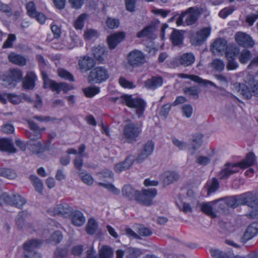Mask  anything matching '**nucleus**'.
Segmentation results:
<instances>
[{
  "label": "nucleus",
  "instance_id": "obj_1",
  "mask_svg": "<svg viewBox=\"0 0 258 258\" xmlns=\"http://www.w3.org/2000/svg\"><path fill=\"white\" fill-rule=\"evenodd\" d=\"M226 205L232 208H235L240 205H247L251 208L249 216L251 219L258 217V198L253 196L251 192L230 196L222 198Z\"/></svg>",
  "mask_w": 258,
  "mask_h": 258
},
{
  "label": "nucleus",
  "instance_id": "obj_2",
  "mask_svg": "<svg viewBox=\"0 0 258 258\" xmlns=\"http://www.w3.org/2000/svg\"><path fill=\"white\" fill-rule=\"evenodd\" d=\"M142 132V126L138 123L130 122L126 124L123 130V137L129 143L137 141V138Z\"/></svg>",
  "mask_w": 258,
  "mask_h": 258
},
{
  "label": "nucleus",
  "instance_id": "obj_3",
  "mask_svg": "<svg viewBox=\"0 0 258 258\" xmlns=\"http://www.w3.org/2000/svg\"><path fill=\"white\" fill-rule=\"evenodd\" d=\"M127 62L132 68L141 67L147 62L146 54L141 50L134 49L127 54Z\"/></svg>",
  "mask_w": 258,
  "mask_h": 258
},
{
  "label": "nucleus",
  "instance_id": "obj_4",
  "mask_svg": "<svg viewBox=\"0 0 258 258\" xmlns=\"http://www.w3.org/2000/svg\"><path fill=\"white\" fill-rule=\"evenodd\" d=\"M43 80V87L44 88H49L52 91H56L59 94L61 91L64 93L71 90L72 88L66 83H57L56 82L49 79L47 74L44 72L42 73Z\"/></svg>",
  "mask_w": 258,
  "mask_h": 258
},
{
  "label": "nucleus",
  "instance_id": "obj_5",
  "mask_svg": "<svg viewBox=\"0 0 258 258\" xmlns=\"http://www.w3.org/2000/svg\"><path fill=\"white\" fill-rule=\"evenodd\" d=\"M109 77L107 70L103 67H97L90 72L88 81L90 83H101Z\"/></svg>",
  "mask_w": 258,
  "mask_h": 258
},
{
  "label": "nucleus",
  "instance_id": "obj_6",
  "mask_svg": "<svg viewBox=\"0 0 258 258\" xmlns=\"http://www.w3.org/2000/svg\"><path fill=\"white\" fill-rule=\"evenodd\" d=\"M26 202V200L18 194L10 195L7 193H4L0 197L1 204L6 203L20 209L22 208Z\"/></svg>",
  "mask_w": 258,
  "mask_h": 258
},
{
  "label": "nucleus",
  "instance_id": "obj_7",
  "mask_svg": "<svg viewBox=\"0 0 258 258\" xmlns=\"http://www.w3.org/2000/svg\"><path fill=\"white\" fill-rule=\"evenodd\" d=\"M125 101V105L130 108H134L136 109V113L139 117H140L144 112L146 102L142 99L139 98H133L132 95H127L122 99Z\"/></svg>",
  "mask_w": 258,
  "mask_h": 258
},
{
  "label": "nucleus",
  "instance_id": "obj_8",
  "mask_svg": "<svg viewBox=\"0 0 258 258\" xmlns=\"http://www.w3.org/2000/svg\"><path fill=\"white\" fill-rule=\"evenodd\" d=\"M157 194V191L155 188L144 189L142 192L139 191L136 197V201L143 205L150 206Z\"/></svg>",
  "mask_w": 258,
  "mask_h": 258
},
{
  "label": "nucleus",
  "instance_id": "obj_9",
  "mask_svg": "<svg viewBox=\"0 0 258 258\" xmlns=\"http://www.w3.org/2000/svg\"><path fill=\"white\" fill-rule=\"evenodd\" d=\"M27 122L31 132H26V136L31 140L36 141L41 138L42 133L45 130V127L40 128L32 120L28 119Z\"/></svg>",
  "mask_w": 258,
  "mask_h": 258
},
{
  "label": "nucleus",
  "instance_id": "obj_10",
  "mask_svg": "<svg viewBox=\"0 0 258 258\" xmlns=\"http://www.w3.org/2000/svg\"><path fill=\"white\" fill-rule=\"evenodd\" d=\"M239 164L236 163H226L218 174V176L221 180L226 179L231 175L239 171Z\"/></svg>",
  "mask_w": 258,
  "mask_h": 258
},
{
  "label": "nucleus",
  "instance_id": "obj_11",
  "mask_svg": "<svg viewBox=\"0 0 258 258\" xmlns=\"http://www.w3.org/2000/svg\"><path fill=\"white\" fill-rule=\"evenodd\" d=\"M239 164L236 163H226L218 174V176L221 180L226 179L231 175L239 171Z\"/></svg>",
  "mask_w": 258,
  "mask_h": 258
},
{
  "label": "nucleus",
  "instance_id": "obj_12",
  "mask_svg": "<svg viewBox=\"0 0 258 258\" xmlns=\"http://www.w3.org/2000/svg\"><path fill=\"white\" fill-rule=\"evenodd\" d=\"M202 9L197 7H190L186 11L183 12L185 13V22L188 25L194 24L199 19L202 13Z\"/></svg>",
  "mask_w": 258,
  "mask_h": 258
},
{
  "label": "nucleus",
  "instance_id": "obj_13",
  "mask_svg": "<svg viewBox=\"0 0 258 258\" xmlns=\"http://www.w3.org/2000/svg\"><path fill=\"white\" fill-rule=\"evenodd\" d=\"M236 42L243 47H252L254 45V41L247 34L238 32L235 35Z\"/></svg>",
  "mask_w": 258,
  "mask_h": 258
},
{
  "label": "nucleus",
  "instance_id": "obj_14",
  "mask_svg": "<svg viewBox=\"0 0 258 258\" xmlns=\"http://www.w3.org/2000/svg\"><path fill=\"white\" fill-rule=\"evenodd\" d=\"M23 77L22 72L18 69H10L8 74L5 76L3 80L8 82L9 85L15 86V83L20 81Z\"/></svg>",
  "mask_w": 258,
  "mask_h": 258
},
{
  "label": "nucleus",
  "instance_id": "obj_15",
  "mask_svg": "<svg viewBox=\"0 0 258 258\" xmlns=\"http://www.w3.org/2000/svg\"><path fill=\"white\" fill-rule=\"evenodd\" d=\"M195 61V56L191 52L185 53L173 59L174 63H178L184 67L191 66Z\"/></svg>",
  "mask_w": 258,
  "mask_h": 258
},
{
  "label": "nucleus",
  "instance_id": "obj_16",
  "mask_svg": "<svg viewBox=\"0 0 258 258\" xmlns=\"http://www.w3.org/2000/svg\"><path fill=\"white\" fill-rule=\"evenodd\" d=\"M125 36L124 32H119L108 36L107 41L109 49H114L124 39Z\"/></svg>",
  "mask_w": 258,
  "mask_h": 258
},
{
  "label": "nucleus",
  "instance_id": "obj_17",
  "mask_svg": "<svg viewBox=\"0 0 258 258\" xmlns=\"http://www.w3.org/2000/svg\"><path fill=\"white\" fill-rule=\"evenodd\" d=\"M78 64L80 71L85 73L93 68L95 66L96 62L93 58L86 55L79 59Z\"/></svg>",
  "mask_w": 258,
  "mask_h": 258
},
{
  "label": "nucleus",
  "instance_id": "obj_18",
  "mask_svg": "<svg viewBox=\"0 0 258 258\" xmlns=\"http://www.w3.org/2000/svg\"><path fill=\"white\" fill-rule=\"evenodd\" d=\"M222 199H219L212 202L202 203L201 205L202 211L212 218L216 217V214L215 212V205L217 203L220 202Z\"/></svg>",
  "mask_w": 258,
  "mask_h": 258
},
{
  "label": "nucleus",
  "instance_id": "obj_19",
  "mask_svg": "<svg viewBox=\"0 0 258 258\" xmlns=\"http://www.w3.org/2000/svg\"><path fill=\"white\" fill-rule=\"evenodd\" d=\"M37 79V76L34 72L32 71L28 72L23 80V88L25 90L33 89Z\"/></svg>",
  "mask_w": 258,
  "mask_h": 258
},
{
  "label": "nucleus",
  "instance_id": "obj_20",
  "mask_svg": "<svg viewBox=\"0 0 258 258\" xmlns=\"http://www.w3.org/2000/svg\"><path fill=\"white\" fill-rule=\"evenodd\" d=\"M239 50L236 48L228 50L226 52V57L228 60L227 68L228 70H234L238 67V63L235 60V57L238 54Z\"/></svg>",
  "mask_w": 258,
  "mask_h": 258
},
{
  "label": "nucleus",
  "instance_id": "obj_21",
  "mask_svg": "<svg viewBox=\"0 0 258 258\" xmlns=\"http://www.w3.org/2000/svg\"><path fill=\"white\" fill-rule=\"evenodd\" d=\"M180 175L177 172L168 171L161 175V180L164 185H168L177 181Z\"/></svg>",
  "mask_w": 258,
  "mask_h": 258
},
{
  "label": "nucleus",
  "instance_id": "obj_22",
  "mask_svg": "<svg viewBox=\"0 0 258 258\" xmlns=\"http://www.w3.org/2000/svg\"><path fill=\"white\" fill-rule=\"evenodd\" d=\"M72 213V209L66 203L57 205L53 210V214L65 217H69Z\"/></svg>",
  "mask_w": 258,
  "mask_h": 258
},
{
  "label": "nucleus",
  "instance_id": "obj_23",
  "mask_svg": "<svg viewBox=\"0 0 258 258\" xmlns=\"http://www.w3.org/2000/svg\"><path fill=\"white\" fill-rule=\"evenodd\" d=\"M258 233V222H253L248 226L245 232L241 241L246 242Z\"/></svg>",
  "mask_w": 258,
  "mask_h": 258
},
{
  "label": "nucleus",
  "instance_id": "obj_24",
  "mask_svg": "<svg viewBox=\"0 0 258 258\" xmlns=\"http://www.w3.org/2000/svg\"><path fill=\"white\" fill-rule=\"evenodd\" d=\"M163 79L160 76L152 77L147 79L144 83L145 86L148 89L155 90L162 85Z\"/></svg>",
  "mask_w": 258,
  "mask_h": 258
},
{
  "label": "nucleus",
  "instance_id": "obj_25",
  "mask_svg": "<svg viewBox=\"0 0 258 258\" xmlns=\"http://www.w3.org/2000/svg\"><path fill=\"white\" fill-rule=\"evenodd\" d=\"M203 136L201 134H198L192 136L190 140V147L188 148V152L191 154H194L195 151L198 149L202 143Z\"/></svg>",
  "mask_w": 258,
  "mask_h": 258
},
{
  "label": "nucleus",
  "instance_id": "obj_26",
  "mask_svg": "<svg viewBox=\"0 0 258 258\" xmlns=\"http://www.w3.org/2000/svg\"><path fill=\"white\" fill-rule=\"evenodd\" d=\"M92 51L94 57L100 62L104 61L107 54V51L105 47L100 45L93 47Z\"/></svg>",
  "mask_w": 258,
  "mask_h": 258
},
{
  "label": "nucleus",
  "instance_id": "obj_27",
  "mask_svg": "<svg viewBox=\"0 0 258 258\" xmlns=\"http://www.w3.org/2000/svg\"><path fill=\"white\" fill-rule=\"evenodd\" d=\"M0 151L14 153L16 152V149L15 148L11 140L8 139H1Z\"/></svg>",
  "mask_w": 258,
  "mask_h": 258
},
{
  "label": "nucleus",
  "instance_id": "obj_28",
  "mask_svg": "<svg viewBox=\"0 0 258 258\" xmlns=\"http://www.w3.org/2000/svg\"><path fill=\"white\" fill-rule=\"evenodd\" d=\"M211 32L210 28H203L199 31L195 38L196 44L200 45L202 44L207 37L209 36Z\"/></svg>",
  "mask_w": 258,
  "mask_h": 258
},
{
  "label": "nucleus",
  "instance_id": "obj_29",
  "mask_svg": "<svg viewBox=\"0 0 258 258\" xmlns=\"http://www.w3.org/2000/svg\"><path fill=\"white\" fill-rule=\"evenodd\" d=\"M237 91L241 94L244 99H249L252 96V90L250 91L246 85L244 84L236 83L234 84Z\"/></svg>",
  "mask_w": 258,
  "mask_h": 258
},
{
  "label": "nucleus",
  "instance_id": "obj_30",
  "mask_svg": "<svg viewBox=\"0 0 258 258\" xmlns=\"http://www.w3.org/2000/svg\"><path fill=\"white\" fill-rule=\"evenodd\" d=\"M133 164V159L130 156L126 158L124 161L116 164L114 167V170L118 173L129 169Z\"/></svg>",
  "mask_w": 258,
  "mask_h": 258
},
{
  "label": "nucleus",
  "instance_id": "obj_31",
  "mask_svg": "<svg viewBox=\"0 0 258 258\" xmlns=\"http://www.w3.org/2000/svg\"><path fill=\"white\" fill-rule=\"evenodd\" d=\"M183 38V33L178 30L174 29L170 35V40L174 46H179L182 45Z\"/></svg>",
  "mask_w": 258,
  "mask_h": 258
},
{
  "label": "nucleus",
  "instance_id": "obj_32",
  "mask_svg": "<svg viewBox=\"0 0 258 258\" xmlns=\"http://www.w3.org/2000/svg\"><path fill=\"white\" fill-rule=\"evenodd\" d=\"M30 217V215L26 211L20 212L16 218V224L20 229L23 228L26 220Z\"/></svg>",
  "mask_w": 258,
  "mask_h": 258
},
{
  "label": "nucleus",
  "instance_id": "obj_33",
  "mask_svg": "<svg viewBox=\"0 0 258 258\" xmlns=\"http://www.w3.org/2000/svg\"><path fill=\"white\" fill-rule=\"evenodd\" d=\"M227 41L223 38H218L216 39L212 44V49L213 51L218 52H224L227 50Z\"/></svg>",
  "mask_w": 258,
  "mask_h": 258
},
{
  "label": "nucleus",
  "instance_id": "obj_34",
  "mask_svg": "<svg viewBox=\"0 0 258 258\" xmlns=\"http://www.w3.org/2000/svg\"><path fill=\"white\" fill-rule=\"evenodd\" d=\"M41 244V241L36 239H31L27 241L24 244V253L35 252L34 249L40 245Z\"/></svg>",
  "mask_w": 258,
  "mask_h": 258
},
{
  "label": "nucleus",
  "instance_id": "obj_35",
  "mask_svg": "<svg viewBox=\"0 0 258 258\" xmlns=\"http://www.w3.org/2000/svg\"><path fill=\"white\" fill-rule=\"evenodd\" d=\"M139 191L135 190L129 185H124L122 189V194L124 197L129 200L135 199L138 194Z\"/></svg>",
  "mask_w": 258,
  "mask_h": 258
},
{
  "label": "nucleus",
  "instance_id": "obj_36",
  "mask_svg": "<svg viewBox=\"0 0 258 258\" xmlns=\"http://www.w3.org/2000/svg\"><path fill=\"white\" fill-rule=\"evenodd\" d=\"M99 258H112L113 256V250L109 245H102L99 249Z\"/></svg>",
  "mask_w": 258,
  "mask_h": 258
},
{
  "label": "nucleus",
  "instance_id": "obj_37",
  "mask_svg": "<svg viewBox=\"0 0 258 258\" xmlns=\"http://www.w3.org/2000/svg\"><path fill=\"white\" fill-rule=\"evenodd\" d=\"M72 221L74 225L77 226H81L84 224L85 222V218L82 212L79 211H76L72 213Z\"/></svg>",
  "mask_w": 258,
  "mask_h": 258
},
{
  "label": "nucleus",
  "instance_id": "obj_38",
  "mask_svg": "<svg viewBox=\"0 0 258 258\" xmlns=\"http://www.w3.org/2000/svg\"><path fill=\"white\" fill-rule=\"evenodd\" d=\"M255 156L253 153H248L245 160L237 163L239 164V167L241 168H245L253 165L255 161Z\"/></svg>",
  "mask_w": 258,
  "mask_h": 258
},
{
  "label": "nucleus",
  "instance_id": "obj_39",
  "mask_svg": "<svg viewBox=\"0 0 258 258\" xmlns=\"http://www.w3.org/2000/svg\"><path fill=\"white\" fill-rule=\"evenodd\" d=\"M8 58L10 62L20 66H24L26 63L25 58L15 53H11L9 54Z\"/></svg>",
  "mask_w": 258,
  "mask_h": 258
},
{
  "label": "nucleus",
  "instance_id": "obj_40",
  "mask_svg": "<svg viewBox=\"0 0 258 258\" xmlns=\"http://www.w3.org/2000/svg\"><path fill=\"white\" fill-rule=\"evenodd\" d=\"M29 179L31 180L35 190L40 194L43 191V185L41 180L36 175H31L29 176Z\"/></svg>",
  "mask_w": 258,
  "mask_h": 258
},
{
  "label": "nucleus",
  "instance_id": "obj_41",
  "mask_svg": "<svg viewBox=\"0 0 258 258\" xmlns=\"http://www.w3.org/2000/svg\"><path fill=\"white\" fill-rule=\"evenodd\" d=\"M206 186L208 190V195L215 192L219 187V183L216 178H213L211 180L207 182Z\"/></svg>",
  "mask_w": 258,
  "mask_h": 258
},
{
  "label": "nucleus",
  "instance_id": "obj_42",
  "mask_svg": "<svg viewBox=\"0 0 258 258\" xmlns=\"http://www.w3.org/2000/svg\"><path fill=\"white\" fill-rule=\"evenodd\" d=\"M184 93L186 95L192 96L193 98L197 99L201 91L200 88L197 86L185 87L184 89Z\"/></svg>",
  "mask_w": 258,
  "mask_h": 258
},
{
  "label": "nucleus",
  "instance_id": "obj_43",
  "mask_svg": "<svg viewBox=\"0 0 258 258\" xmlns=\"http://www.w3.org/2000/svg\"><path fill=\"white\" fill-rule=\"evenodd\" d=\"M142 253L139 248L128 247L125 249V257L126 258H137Z\"/></svg>",
  "mask_w": 258,
  "mask_h": 258
},
{
  "label": "nucleus",
  "instance_id": "obj_44",
  "mask_svg": "<svg viewBox=\"0 0 258 258\" xmlns=\"http://www.w3.org/2000/svg\"><path fill=\"white\" fill-rule=\"evenodd\" d=\"M0 176L10 179H13L17 177V173L12 169L0 168Z\"/></svg>",
  "mask_w": 258,
  "mask_h": 258
},
{
  "label": "nucleus",
  "instance_id": "obj_45",
  "mask_svg": "<svg viewBox=\"0 0 258 258\" xmlns=\"http://www.w3.org/2000/svg\"><path fill=\"white\" fill-rule=\"evenodd\" d=\"M98 228V224L93 219L89 220L86 227V230L88 234L90 235L94 234Z\"/></svg>",
  "mask_w": 258,
  "mask_h": 258
},
{
  "label": "nucleus",
  "instance_id": "obj_46",
  "mask_svg": "<svg viewBox=\"0 0 258 258\" xmlns=\"http://www.w3.org/2000/svg\"><path fill=\"white\" fill-rule=\"evenodd\" d=\"M154 30V26L149 25L146 26L142 31L137 34L138 38H142L144 37H150Z\"/></svg>",
  "mask_w": 258,
  "mask_h": 258
},
{
  "label": "nucleus",
  "instance_id": "obj_47",
  "mask_svg": "<svg viewBox=\"0 0 258 258\" xmlns=\"http://www.w3.org/2000/svg\"><path fill=\"white\" fill-rule=\"evenodd\" d=\"M85 96L87 97H92L100 92L99 88L96 86H90L83 89Z\"/></svg>",
  "mask_w": 258,
  "mask_h": 258
},
{
  "label": "nucleus",
  "instance_id": "obj_48",
  "mask_svg": "<svg viewBox=\"0 0 258 258\" xmlns=\"http://www.w3.org/2000/svg\"><path fill=\"white\" fill-rule=\"evenodd\" d=\"M252 57L251 53L247 49L243 50L239 56V60L241 63H246Z\"/></svg>",
  "mask_w": 258,
  "mask_h": 258
},
{
  "label": "nucleus",
  "instance_id": "obj_49",
  "mask_svg": "<svg viewBox=\"0 0 258 258\" xmlns=\"http://www.w3.org/2000/svg\"><path fill=\"white\" fill-rule=\"evenodd\" d=\"M87 17V15L86 14H83L80 15L74 22V27L77 30L82 29Z\"/></svg>",
  "mask_w": 258,
  "mask_h": 258
},
{
  "label": "nucleus",
  "instance_id": "obj_50",
  "mask_svg": "<svg viewBox=\"0 0 258 258\" xmlns=\"http://www.w3.org/2000/svg\"><path fill=\"white\" fill-rule=\"evenodd\" d=\"M79 176L84 183L89 185H91L93 183V178L89 173L81 172L79 173Z\"/></svg>",
  "mask_w": 258,
  "mask_h": 258
},
{
  "label": "nucleus",
  "instance_id": "obj_51",
  "mask_svg": "<svg viewBox=\"0 0 258 258\" xmlns=\"http://www.w3.org/2000/svg\"><path fill=\"white\" fill-rule=\"evenodd\" d=\"M235 10L236 8L233 6L226 7L219 12V16L221 18L225 19L228 16L231 14Z\"/></svg>",
  "mask_w": 258,
  "mask_h": 258
},
{
  "label": "nucleus",
  "instance_id": "obj_52",
  "mask_svg": "<svg viewBox=\"0 0 258 258\" xmlns=\"http://www.w3.org/2000/svg\"><path fill=\"white\" fill-rule=\"evenodd\" d=\"M209 251L213 258H228V255L226 253L217 249L211 248Z\"/></svg>",
  "mask_w": 258,
  "mask_h": 258
},
{
  "label": "nucleus",
  "instance_id": "obj_53",
  "mask_svg": "<svg viewBox=\"0 0 258 258\" xmlns=\"http://www.w3.org/2000/svg\"><path fill=\"white\" fill-rule=\"evenodd\" d=\"M26 9L27 11L28 15L31 17H34L36 16V14L38 13L36 11V6L33 2H29L26 5Z\"/></svg>",
  "mask_w": 258,
  "mask_h": 258
},
{
  "label": "nucleus",
  "instance_id": "obj_54",
  "mask_svg": "<svg viewBox=\"0 0 258 258\" xmlns=\"http://www.w3.org/2000/svg\"><path fill=\"white\" fill-rule=\"evenodd\" d=\"M212 67L216 71L221 72L224 69L225 63L219 59H215L212 62Z\"/></svg>",
  "mask_w": 258,
  "mask_h": 258
},
{
  "label": "nucleus",
  "instance_id": "obj_55",
  "mask_svg": "<svg viewBox=\"0 0 258 258\" xmlns=\"http://www.w3.org/2000/svg\"><path fill=\"white\" fill-rule=\"evenodd\" d=\"M58 75L60 77L64 78V79L70 81H74V78L72 74L65 70L58 69Z\"/></svg>",
  "mask_w": 258,
  "mask_h": 258
},
{
  "label": "nucleus",
  "instance_id": "obj_56",
  "mask_svg": "<svg viewBox=\"0 0 258 258\" xmlns=\"http://www.w3.org/2000/svg\"><path fill=\"white\" fill-rule=\"evenodd\" d=\"M192 79L194 80V81H195V82H197L199 84H202L205 86L209 84V85H210L211 86L214 87L215 88H218V87L217 86V85L213 82H212L210 81L203 80V79L199 77V76H193Z\"/></svg>",
  "mask_w": 258,
  "mask_h": 258
},
{
  "label": "nucleus",
  "instance_id": "obj_57",
  "mask_svg": "<svg viewBox=\"0 0 258 258\" xmlns=\"http://www.w3.org/2000/svg\"><path fill=\"white\" fill-rule=\"evenodd\" d=\"M16 37L15 34H9L8 38L3 44V48H7L12 47L13 46V42L16 40Z\"/></svg>",
  "mask_w": 258,
  "mask_h": 258
},
{
  "label": "nucleus",
  "instance_id": "obj_58",
  "mask_svg": "<svg viewBox=\"0 0 258 258\" xmlns=\"http://www.w3.org/2000/svg\"><path fill=\"white\" fill-rule=\"evenodd\" d=\"M106 23L109 29H115L119 26V21L117 19L108 18Z\"/></svg>",
  "mask_w": 258,
  "mask_h": 258
},
{
  "label": "nucleus",
  "instance_id": "obj_59",
  "mask_svg": "<svg viewBox=\"0 0 258 258\" xmlns=\"http://www.w3.org/2000/svg\"><path fill=\"white\" fill-rule=\"evenodd\" d=\"M119 83L122 87L125 88L132 89L136 87L133 82L127 80L123 77H120L119 79Z\"/></svg>",
  "mask_w": 258,
  "mask_h": 258
},
{
  "label": "nucleus",
  "instance_id": "obj_60",
  "mask_svg": "<svg viewBox=\"0 0 258 258\" xmlns=\"http://www.w3.org/2000/svg\"><path fill=\"white\" fill-rule=\"evenodd\" d=\"M154 145L152 141H148L146 144L144 145L143 150L145 153H147L149 155H151L154 150Z\"/></svg>",
  "mask_w": 258,
  "mask_h": 258
},
{
  "label": "nucleus",
  "instance_id": "obj_61",
  "mask_svg": "<svg viewBox=\"0 0 258 258\" xmlns=\"http://www.w3.org/2000/svg\"><path fill=\"white\" fill-rule=\"evenodd\" d=\"M68 254V249L66 248H58L54 251L55 258H65Z\"/></svg>",
  "mask_w": 258,
  "mask_h": 258
},
{
  "label": "nucleus",
  "instance_id": "obj_62",
  "mask_svg": "<svg viewBox=\"0 0 258 258\" xmlns=\"http://www.w3.org/2000/svg\"><path fill=\"white\" fill-rule=\"evenodd\" d=\"M98 32L96 30L91 29H87L84 32L85 38L90 40L92 38L97 37Z\"/></svg>",
  "mask_w": 258,
  "mask_h": 258
},
{
  "label": "nucleus",
  "instance_id": "obj_63",
  "mask_svg": "<svg viewBox=\"0 0 258 258\" xmlns=\"http://www.w3.org/2000/svg\"><path fill=\"white\" fill-rule=\"evenodd\" d=\"M192 107L189 104H185L182 107V112L184 116L190 117L192 113Z\"/></svg>",
  "mask_w": 258,
  "mask_h": 258
},
{
  "label": "nucleus",
  "instance_id": "obj_64",
  "mask_svg": "<svg viewBox=\"0 0 258 258\" xmlns=\"http://www.w3.org/2000/svg\"><path fill=\"white\" fill-rule=\"evenodd\" d=\"M62 239V235L60 231H56L53 233L51 236V239L55 243H59Z\"/></svg>",
  "mask_w": 258,
  "mask_h": 258
}]
</instances>
